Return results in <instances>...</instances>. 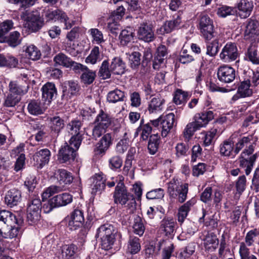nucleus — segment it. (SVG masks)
Here are the masks:
<instances>
[{
  "instance_id": "obj_1",
  "label": "nucleus",
  "mask_w": 259,
  "mask_h": 259,
  "mask_svg": "<svg viewBox=\"0 0 259 259\" xmlns=\"http://www.w3.org/2000/svg\"><path fill=\"white\" fill-rule=\"evenodd\" d=\"M17 223L16 217L11 212L5 210L0 211V238H13L16 237L19 228L13 226Z\"/></svg>"
},
{
  "instance_id": "obj_2",
  "label": "nucleus",
  "mask_w": 259,
  "mask_h": 259,
  "mask_svg": "<svg viewBox=\"0 0 259 259\" xmlns=\"http://www.w3.org/2000/svg\"><path fill=\"white\" fill-rule=\"evenodd\" d=\"M114 201L116 204L123 206L133 213L136 208V202L133 194L129 192L123 183L121 182L117 184L113 195Z\"/></svg>"
},
{
  "instance_id": "obj_3",
  "label": "nucleus",
  "mask_w": 259,
  "mask_h": 259,
  "mask_svg": "<svg viewBox=\"0 0 259 259\" xmlns=\"http://www.w3.org/2000/svg\"><path fill=\"white\" fill-rule=\"evenodd\" d=\"M188 187L187 183H182L174 179L167 184V193L170 197L177 198L180 203H183L187 197Z\"/></svg>"
},
{
  "instance_id": "obj_4",
  "label": "nucleus",
  "mask_w": 259,
  "mask_h": 259,
  "mask_svg": "<svg viewBox=\"0 0 259 259\" xmlns=\"http://www.w3.org/2000/svg\"><path fill=\"white\" fill-rule=\"evenodd\" d=\"M254 147L253 145H250L247 148H245L241 153L239 158V166L244 168L246 175L250 174L258 154L256 153L252 154Z\"/></svg>"
},
{
  "instance_id": "obj_5",
  "label": "nucleus",
  "mask_w": 259,
  "mask_h": 259,
  "mask_svg": "<svg viewBox=\"0 0 259 259\" xmlns=\"http://www.w3.org/2000/svg\"><path fill=\"white\" fill-rule=\"evenodd\" d=\"M21 19L24 21V25L32 32L40 29L44 25L43 19L37 12L26 10L21 15Z\"/></svg>"
},
{
  "instance_id": "obj_6",
  "label": "nucleus",
  "mask_w": 259,
  "mask_h": 259,
  "mask_svg": "<svg viewBox=\"0 0 259 259\" xmlns=\"http://www.w3.org/2000/svg\"><path fill=\"white\" fill-rule=\"evenodd\" d=\"M175 122V115L170 113L164 116H160L157 119L150 120L152 125L161 131L162 137H166L172 128Z\"/></svg>"
},
{
  "instance_id": "obj_7",
  "label": "nucleus",
  "mask_w": 259,
  "mask_h": 259,
  "mask_svg": "<svg viewBox=\"0 0 259 259\" xmlns=\"http://www.w3.org/2000/svg\"><path fill=\"white\" fill-rule=\"evenodd\" d=\"M199 28L205 39L211 40L214 37L213 20L207 15H202L199 22Z\"/></svg>"
},
{
  "instance_id": "obj_8",
  "label": "nucleus",
  "mask_w": 259,
  "mask_h": 259,
  "mask_svg": "<svg viewBox=\"0 0 259 259\" xmlns=\"http://www.w3.org/2000/svg\"><path fill=\"white\" fill-rule=\"evenodd\" d=\"M47 21H59L65 24V28H70L72 24L65 13L59 9H48L45 12Z\"/></svg>"
},
{
  "instance_id": "obj_9",
  "label": "nucleus",
  "mask_w": 259,
  "mask_h": 259,
  "mask_svg": "<svg viewBox=\"0 0 259 259\" xmlns=\"http://www.w3.org/2000/svg\"><path fill=\"white\" fill-rule=\"evenodd\" d=\"M217 75L219 80L224 83H231L236 77V71L234 68L228 65H223L218 69Z\"/></svg>"
},
{
  "instance_id": "obj_10",
  "label": "nucleus",
  "mask_w": 259,
  "mask_h": 259,
  "mask_svg": "<svg viewBox=\"0 0 259 259\" xmlns=\"http://www.w3.org/2000/svg\"><path fill=\"white\" fill-rule=\"evenodd\" d=\"M239 53L235 44L229 42L223 47L220 54L221 59L225 62H230L235 60Z\"/></svg>"
},
{
  "instance_id": "obj_11",
  "label": "nucleus",
  "mask_w": 259,
  "mask_h": 259,
  "mask_svg": "<svg viewBox=\"0 0 259 259\" xmlns=\"http://www.w3.org/2000/svg\"><path fill=\"white\" fill-rule=\"evenodd\" d=\"M182 24V16L180 13H176L171 20L166 21L159 29L160 34L170 33L180 28Z\"/></svg>"
},
{
  "instance_id": "obj_12",
  "label": "nucleus",
  "mask_w": 259,
  "mask_h": 259,
  "mask_svg": "<svg viewBox=\"0 0 259 259\" xmlns=\"http://www.w3.org/2000/svg\"><path fill=\"white\" fill-rule=\"evenodd\" d=\"M51 155L50 151L47 148L36 152L33 155V165L37 168H42L49 163Z\"/></svg>"
},
{
  "instance_id": "obj_13",
  "label": "nucleus",
  "mask_w": 259,
  "mask_h": 259,
  "mask_svg": "<svg viewBox=\"0 0 259 259\" xmlns=\"http://www.w3.org/2000/svg\"><path fill=\"white\" fill-rule=\"evenodd\" d=\"M67 220L68 227L72 230H75L81 226L84 220L82 211L78 209H74Z\"/></svg>"
},
{
  "instance_id": "obj_14",
  "label": "nucleus",
  "mask_w": 259,
  "mask_h": 259,
  "mask_svg": "<svg viewBox=\"0 0 259 259\" xmlns=\"http://www.w3.org/2000/svg\"><path fill=\"white\" fill-rule=\"evenodd\" d=\"M137 33L138 38L145 42H151L155 38L152 26L147 23L144 22L140 24Z\"/></svg>"
},
{
  "instance_id": "obj_15",
  "label": "nucleus",
  "mask_w": 259,
  "mask_h": 259,
  "mask_svg": "<svg viewBox=\"0 0 259 259\" xmlns=\"http://www.w3.org/2000/svg\"><path fill=\"white\" fill-rule=\"evenodd\" d=\"M76 156V152L72 147L65 143L59 151L58 160L61 163H65L73 161Z\"/></svg>"
},
{
  "instance_id": "obj_16",
  "label": "nucleus",
  "mask_w": 259,
  "mask_h": 259,
  "mask_svg": "<svg viewBox=\"0 0 259 259\" xmlns=\"http://www.w3.org/2000/svg\"><path fill=\"white\" fill-rule=\"evenodd\" d=\"M113 137L111 134H105L100 139L95 149L96 154L103 155L112 144Z\"/></svg>"
},
{
  "instance_id": "obj_17",
  "label": "nucleus",
  "mask_w": 259,
  "mask_h": 259,
  "mask_svg": "<svg viewBox=\"0 0 259 259\" xmlns=\"http://www.w3.org/2000/svg\"><path fill=\"white\" fill-rule=\"evenodd\" d=\"M42 97L46 102V104L49 105L51 101L55 99L56 97L57 92L54 83L52 82H47L44 84L42 88Z\"/></svg>"
},
{
  "instance_id": "obj_18",
  "label": "nucleus",
  "mask_w": 259,
  "mask_h": 259,
  "mask_svg": "<svg viewBox=\"0 0 259 259\" xmlns=\"http://www.w3.org/2000/svg\"><path fill=\"white\" fill-rule=\"evenodd\" d=\"M165 100L160 96L153 97L149 102L147 110L150 114H157L163 110Z\"/></svg>"
},
{
  "instance_id": "obj_19",
  "label": "nucleus",
  "mask_w": 259,
  "mask_h": 259,
  "mask_svg": "<svg viewBox=\"0 0 259 259\" xmlns=\"http://www.w3.org/2000/svg\"><path fill=\"white\" fill-rule=\"evenodd\" d=\"M213 113L212 111H203L194 116V122L200 129L201 127L205 126L213 118Z\"/></svg>"
},
{
  "instance_id": "obj_20",
  "label": "nucleus",
  "mask_w": 259,
  "mask_h": 259,
  "mask_svg": "<svg viewBox=\"0 0 259 259\" xmlns=\"http://www.w3.org/2000/svg\"><path fill=\"white\" fill-rule=\"evenodd\" d=\"M21 199V192L15 188L9 190L5 197L6 204L11 207L17 205L20 202Z\"/></svg>"
},
{
  "instance_id": "obj_21",
  "label": "nucleus",
  "mask_w": 259,
  "mask_h": 259,
  "mask_svg": "<svg viewBox=\"0 0 259 259\" xmlns=\"http://www.w3.org/2000/svg\"><path fill=\"white\" fill-rule=\"evenodd\" d=\"M177 224L175 220L170 218L165 217L160 223V229L165 235L173 236L176 231Z\"/></svg>"
},
{
  "instance_id": "obj_22",
  "label": "nucleus",
  "mask_w": 259,
  "mask_h": 259,
  "mask_svg": "<svg viewBox=\"0 0 259 259\" xmlns=\"http://www.w3.org/2000/svg\"><path fill=\"white\" fill-rule=\"evenodd\" d=\"M253 2L251 0H239L237 8L240 16L243 18L248 17L253 9Z\"/></svg>"
},
{
  "instance_id": "obj_23",
  "label": "nucleus",
  "mask_w": 259,
  "mask_h": 259,
  "mask_svg": "<svg viewBox=\"0 0 259 259\" xmlns=\"http://www.w3.org/2000/svg\"><path fill=\"white\" fill-rule=\"evenodd\" d=\"M196 199L195 198H192L179 208L178 213V220L179 222L181 223L184 222L185 219L187 218L191 208L196 203Z\"/></svg>"
},
{
  "instance_id": "obj_24",
  "label": "nucleus",
  "mask_w": 259,
  "mask_h": 259,
  "mask_svg": "<svg viewBox=\"0 0 259 259\" xmlns=\"http://www.w3.org/2000/svg\"><path fill=\"white\" fill-rule=\"evenodd\" d=\"M72 201V196L68 193L57 195L51 198V202L56 207L66 206Z\"/></svg>"
},
{
  "instance_id": "obj_25",
  "label": "nucleus",
  "mask_w": 259,
  "mask_h": 259,
  "mask_svg": "<svg viewBox=\"0 0 259 259\" xmlns=\"http://www.w3.org/2000/svg\"><path fill=\"white\" fill-rule=\"evenodd\" d=\"M78 251V247L74 244H65L62 246V254L65 259H74Z\"/></svg>"
},
{
  "instance_id": "obj_26",
  "label": "nucleus",
  "mask_w": 259,
  "mask_h": 259,
  "mask_svg": "<svg viewBox=\"0 0 259 259\" xmlns=\"http://www.w3.org/2000/svg\"><path fill=\"white\" fill-rule=\"evenodd\" d=\"M44 105H41L39 100H32L28 105L27 109L29 113L32 115H37L42 114L47 108Z\"/></svg>"
},
{
  "instance_id": "obj_27",
  "label": "nucleus",
  "mask_w": 259,
  "mask_h": 259,
  "mask_svg": "<svg viewBox=\"0 0 259 259\" xmlns=\"http://www.w3.org/2000/svg\"><path fill=\"white\" fill-rule=\"evenodd\" d=\"M105 181L102 175L96 174L94 178L92 194L96 195L98 193H101L105 188Z\"/></svg>"
},
{
  "instance_id": "obj_28",
  "label": "nucleus",
  "mask_w": 259,
  "mask_h": 259,
  "mask_svg": "<svg viewBox=\"0 0 259 259\" xmlns=\"http://www.w3.org/2000/svg\"><path fill=\"white\" fill-rule=\"evenodd\" d=\"M55 175L60 184H70L73 179L71 174L64 169H58L55 172Z\"/></svg>"
},
{
  "instance_id": "obj_29",
  "label": "nucleus",
  "mask_w": 259,
  "mask_h": 259,
  "mask_svg": "<svg viewBox=\"0 0 259 259\" xmlns=\"http://www.w3.org/2000/svg\"><path fill=\"white\" fill-rule=\"evenodd\" d=\"M115 230L112 225L106 224L101 226L97 230L96 237L97 238H107L114 236Z\"/></svg>"
},
{
  "instance_id": "obj_30",
  "label": "nucleus",
  "mask_w": 259,
  "mask_h": 259,
  "mask_svg": "<svg viewBox=\"0 0 259 259\" xmlns=\"http://www.w3.org/2000/svg\"><path fill=\"white\" fill-rule=\"evenodd\" d=\"M234 145L233 141L228 139L224 141L220 145V152L222 156L230 157L234 152Z\"/></svg>"
},
{
  "instance_id": "obj_31",
  "label": "nucleus",
  "mask_w": 259,
  "mask_h": 259,
  "mask_svg": "<svg viewBox=\"0 0 259 259\" xmlns=\"http://www.w3.org/2000/svg\"><path fill=\"white\" fill-rule=\"evenodd\" d=\"M103 58V54L100 51L99 47L95 46L91 51L89 55L85 59L87 63L95 64Z\"/></svg>"
},
{
  "instance_id": "obj_32",
  "label": "nucleus",
  "mask_w": 259,
  "mask_h": 259,
  "mask_svg": "<svg viewBox=\"0 0 259 259\" xmlns=\"http://www.w3.org/2000/svg\"><path fill=\"white\" fill-rule=\"evenodd\" d=\"M79 90V86L78 83L74 81L70 80L64 83L63 88L64 95L69 96L76 95Z\"/></svg>"
},
{
  "instance_id": "obj_33",
  "label": "nucleus",
  "mask_w": 259,
  "mask_h": 259,
  "mask_svg": "<svg viewBox=\"0 0 259 259\" xmlns=\"http://www.w3.org/2000/svg\"><path fill=\"white\" fill-rule=\"evenodd\" d=\"M110 69L115 74H122L124 72L125 64L120 58L115 57L112 60Z\"/></svg>"
},
{
  "instance_id": "obj_34",
  "label": "nucleus",
  "mask_w": 259,
  "mask_h": 259,
  "mask_svg": "<svg viewBox=\"0 0 259 259\" xmlns=\"http://www.w3.org/2000/svg\"><path fill=\"white\" fill-rule=\"evenodd\" d=\"M219 240L215 235L213 233H208L204 239V245L206 250L213 251L218 246Z\"/></svg>"
},
{
  "instance_id": "obj_35",
  "label": "nucleus",
  "mask_w": 259,
  "mask_h": 259,
  "mask_svg": "<svg viewBox=\"0 0 259 259\" xmlns=\"http://www.w3.org/2000/svg\"><path fill=\"white\" fill-rule=\"evenodd\" d=\"M207 211L204 209H202V215L199 219L200 223H204L206 226H210L211 228H215L218 226V222L214 219V215H208Z\"/></svg>"
},
{
  "instance_id": "obj_36",
  "label": "nucleus",
  "mask_w": 259,
  "mask_h": 259,
  "mask_svg": "<svg viewBox=\"0 0 259 259\" xmlns=\"http://www.w3.org/2000/svg\"><path fill=\"white\" fill-rule=\"evenodd\" d=\"M141 249V244L139 238L135 236H130L128 241L127 251L131 254H136Z\"/></svg>"
},
{
  "instance_id": "obj_37",
  "label": "nucleus",
  "mask_w": 259,
  "mask_h": 259,
  "mask_svg": "<svg viewBox=\"0 0 259 259\" xmlns=\"http://www.w3.org/2000/svg\"><path fill=\"white\" fill-rule=\"evenodd\" d=\"M9 93L14 95H18L20 97L25 94L27 91V86L21 85L18 82L11 81L9 85Z\"/></svg>"
},
{
  "instance_id": "obj_38",
  "label": "nucleus",
  "mask_w": 259,
  "mask_h": 259,
  "mask_svg": "<svg viewBox=\"0 0 259 259\" xmlns=\"http://www.w3.org/2000/svg\"><path fill=\"white\" fill-rule=\"evenodd\" d=\"M219 51V44L218 39L206 43V54L210 57H214Z\"/></svg>"
},
{
  "instance_id": "obj_39",
  "label": "nucleus",
  "mask_w": 259,
  "mask_h": 259,
  "mask_svg": "<svg viewBox=\"0 0 259 259\" xmlns=\"http://www.w3.org/2000/svg\"><path fill=\"white\" fill-rule=\"evenodd\" d=\"M54 61L56 66H63L66 68L70 67L72 63V60L62 53L56 55L54 58Z\"/></svg>"
},
{
  "instance_id": "obj_40",
  "label": "nucleus",
  "mask_w": 259,
  "mask_h": 259,
  "mask_svg": "<svg viewBox=\"0 0 259 259\" xmlns=\"http://www.w3.org/2000/svg\"><path fill=\"white\" fill-rule=\"evenodd\" d=\"M250 83L249 80H246L241 82L238 87L237 94L240 97H246L250 96L252 93V90L250 88Z\"/></svg>"
},
{
  "instance_id": "obj_41",
  "label": "nucleus",
  "mask_w": 259,
  "mask_h": 259,
  "mask_svg": "<svg viewBox=\"0 0 259 259\" xmlns=\"http://www.w3.org/2000/svg\"><path fill=\"white\" fill-rule=\"evenodd\" d=\"M134 34V30L131 27H127L122 30L119 35L120 43L122 45H126L133 40Z\"/></svg>"
},
{
  "instance_id": "obj_42",
  "label": "nucleus",
  "mask_w": 259,
  "mask_h": 259,
  "mask_svg": "<svg viewBox=\"0 0 259 259\" xmlns=\"http://www.w3.org/2000/svg\"><path fill=\"white\" fill-rule=\"evenodd\" d=\"M124 93L118 89H115L108 93L107 99L110 103H116L123 100Z\"/></svg>"
},
{
  "instance_id": "obj_43",
  "label": "nucleus",
  "mask_w": 259,
  "mask_h": 259,
  "mask_svg": "<svg viewBox=\"0 0 259 259\" xmlns=\"http://www.w3.org/2000/svg\"><path fill=\"white\" fill-rule=\"evenodd\" d=\"M26 56L32 60H37L41 57L40 50L34 45H31L25 50Z\"/></svg>"
},
{
  "instance_id": "obj_44",
  "label": "nucleus",
  "mask_w": 259,
  "mask_h": 259,
  "mask_svg": "<svg viewBox=\"0 0 259 259\" xmlns=\"http://www.w3.org/2000/svg\"><path fill=\"white\" fill-rule=\"evenodd\" d=\"M50 125L52 131L58 133L64 127V120L59 116L50 118Z\"/></svg>"
},
{
  "instance_id": "obj_45",
  "label": "nucleus",
  "mask_w": 259,
  "mask_h": 259,
  "mask_svg": "<svg viewBox=\"0 0 259 259\" xmlns=\"http://www.w3.org/2000/svg\"><path fill=\"white\" fill-rule=\"evenodd\" d=\"M160 143V138L157 134L151 135L148 145V149L149 153L153 155L156 153L158 149Z\"/></svg>"
},
{
  "instance_id": "obj_46",
  "label": "nucleus",
  "mask_w": 259,
  "mask_h": 259,
  "mask_svg": "<svg viewBox=\"0 0 259 259\" xmlns=\"http://www.w3.org/2000/svg\"><path fill=\"white\" fill-rule=\"evenodd\" d=\"M188 97V92L178 89L174 94L173 101L176 105H181L186 102Z\"/></svg>"
},
{
  "instance_id": "obj_47",
  "label": "nucleus",
  "mask_w": 259,
  "mask_h": 259,
  "mask_svg": "<svg viewBox=\"0 0 259 259\" xmlns=\"http://www.w3.org/2000/svg\"><path fill=\"white\" fill-rule=\"evenodd\" d=\"M127 133H124V138L121 139L116 144L115 150L117 153L123 154L130 146V139L126 137Z\"/></svg>"
},
{
  "instance_id": "obj_48",
  "label": "nucleus",
  "mask_w": 259,
  "mask_h": 259,
  "mask_svg": "<svg viewBox=\"0 0 259 259\" xmlns=\"http://www.w3.org/2000/svg\"><path fill=\"white\" fill-rule=\"evenodd\" d=\"M13 27V22L12 20H7L0 24V42L5 41V35Z\"/></svg>"
},
{
  "instance_id": "obj_49",
  "label": "nucleus",
  "mask_w": 259,
  "mask_h": 259,
  "mask_svg": "<svg viewBox=\"0 0 259 259\" xmlns=\"http://www.w3.org/2000/svg\"><path fill=\"white\" fill-rule=\"evenodd\" d=\"M250 145H252L251 143V138L249 137H243L238 140L235 145L234 150L235 155L238 154L240 150L244 147L247 148Z\"/></svg>"
},
{
  "instance_id": "obj_50",
  "label": "nucleus",
  "mask_w": 259,
  "mask_h": 259,
  "mask_svg": "<svg viewBox=\"0 0 259 259\" xmlns=\"http://www.w3.org/2000/svg\"><path fill=\"white\" fill-rule=\"evenodd\" d=\"M96 76V73L94 71L87 67L82 72L80 78L82 82L89 84L94 81Z\"/></svg>"
},
{
  "instance_id": "obj_51",
  "label": "nucleus",
  "mask_w": 259,
  "mask_h": 259,
  "mask_svg": "<svg viewBox=\"0 0 259 259\" xmlns=\"http://www.w3.org/2000/svg\"><path fill=\"white\" fill-rule=\"evenodd\" d=\"M93 43L100 44L104 42L103 34L102 31L97 28H92L89 30Z\"/></svg>"
},
{
  "instance_id": "obj_52",
  "label": "nucleus",
  "mask_w": 259,
  "mask_h": 259,
  "mask_svg": "<svg viewBox=\"0 0 259 259\" xmlns=\"http://www.w3.org/2000/svg\"><path fill=\"white\" fill-rule=\"evenodd\" d=\"M95 123L100 126L108 127L110 124V119L107 114L101 111L97 116Z\"/></svg>"
},
{
  "instance_id": "obj_53",
  "label": "nucleus",
  "mask_w": 259,
  "mask_h": 259,
  "mask_svg": "<svg viewBox=\"0 0 259 259\" xmlns=\"http://www.w3.org/2000/svg\"><path fill=\"white\" fill-rule=\"evenodd\" d=\"M152 125L150 121L146 124L142 125L138 128V131H141L140 136L141 139L143 141L147 140L152 132Z\"/></svg>"
},
{
  "instance_id": "obj_54",
  "label": "nucleus",
  "mask_w": 259,
  "mask_h": 259,
  "mask_svg": "<svg viewBox=\"0 0 259 259\" xmlns=\"http://www.w3.org/2000/svg\"><path fill=\"white\" fill-rule=\"evenodd\" d=\"M234 9L230 6L223 5L219 7L217 10V14L219 17L226 18L227 16L234 15Z\"/></svg>"
},
{
  "instance_id": "obj_55",
  "label": "nucleus",
  "mask_w": 259,
  "mask_h": 259,
  "mask_svg": "<svg viewBox=\"0 0 259 259\" xmlns=\"http://www.w3.org/2000/svg\"><path fill=\"white\" fill-rule=\"evenodd\" d=\"M111 72L110 67L109 68L108 62L107 60H104L100 68L99 72L100 77L103 79L109 78L111 76Z\"/></svg>"
},
{
  "instance_id": "obj_56",
  "label": "nucleus",
  "mask_w": 259,
  "mask_h": 259,
  "mask_svg": "<svg viewBox=\"0 0 259 259\" xmlns=\"http://www.w3.org/2000/svg\"><path fill=\"white\" fill-rule=\"evenodd\" d=\"M81 126V123L79 120H73L70 122L67 125V128L69 133H70L72 136L76 135H80L79 134V130Z\"/></svg>"
},
{
  "instance_id": "obj_57",
  "label": "nucleus",
  "mask_w": 259,
  "mask_h": 259,
  "mask_svg": "<svg viewBox=\"0 0 259 259\" xmlns=\"http://www.w3.org/2000/svg\"><path fill=\"white\" fill-rule=\"evenodd\" d=\"M77 46L74 41L68 40L64 43V50L72 56L75 57L80 53V52L76 49Z\"/></svg>"
},
{
  "instance_id": "obj_58",
  "label": "nucleus",
  "mask_w": 259,
  "mask_h": 259,
  "mask_svg": "<svg viewBox=\"0 0 259 259\" xmlns=\"http://www.w3.org/2000/svg\"><path fill=\"white\" fill-rule=\"evenodd\" d=\"M40 218V212L27 209V221L30 225L36 224Z\"/></svg>"
},
{
  "instance_id": "obj_59",
  "label": "nucleus",
  "mask_w": 259,
  "mask_h": 259,
  "mask_svg": "<svg viewBox=\"0 0 259 259\" xmlns=\"http://www.w3.org/2000/svg\"><path fill=\"white\" fill-rule=\"evenodd\" d=\"M27 209L41 212V202L38 197L35 196L34 198H32L28 204Z\"/></svg>"
},
{
  "instance_id": "obj_60",
  "label": "nucleus",
  "mask_w": 259,
  "mask_h": 259,
  "mask_svg": "<svg viewBox=\"0 0 259 259\" xmlns=\"http://www.w3.org/2000/svg\"><path fill=\"white\" fill-rule=\"evenodd\" d=\"M199 129L194 121L189 123L184 130V137L188 140L193 136L194 132Z\"/></svg>"
},
{
  "instance_id": "obj_61",
  "label": "nucleus",
  "mask_w": 259,
  "mask_h": 259,
  "mask_svg": "<svg viewBox=\"0 0 259 259\" xmlns=\"http://www.w3.org/2000/svg\"><path fill=\"white\" fill-rule=\"evenodd\" d=\"M164 196V191L161 188L152 190L146 194V198L148 199H162Z\"/></svg>"
},
{
  "instance_id": "obj_62",
  "label": "nucleus",
  "mask_w": 259,
  "mask_h": 259,
  "mask_svg": "<svg viewBox=\"0 0 259 259\" xmlns=\"http://www.w3.org/2000/svg\"><path fill=\"white\" fill-rule=\"evenodd\" d=\"M20 100L21 97L19 95L9 93L5 100L4 105L7 107H14L20 102Z\"/></svg>"
},
{
  "instance_id": "obj_63",
  "label": "nucleus",
  "mask_w": 259,
  "mask_h": 259,
  "mask_svg": "<svg viewBox=\"0 0 259 259\" xmlns=\"http://www.w3.org/2000/svg\"><path fill=\"white\" fill-rule=\"evenodd\" d=\"M195 250V244L194 243H190L188 245L183 248L180 252V255L183 258L189 257L192 255Z\"/></svg>"
},
{
  "instance_id": "obj_64",
  "label": "nucleus",
  "mask_w": 259,
  "mask_h": 259,
  "mask_svg": "<svg viewBox=\"0 0 259 259\" xmlns=\"http://www.w3.org/2000/svg\"><path fill=\"white\" fill-rule=\"evenodd\" d=\"M257 26V22L253 20H248L245 25V35H249L250 34H255Z\"/></svg>"
}]
</instances>
